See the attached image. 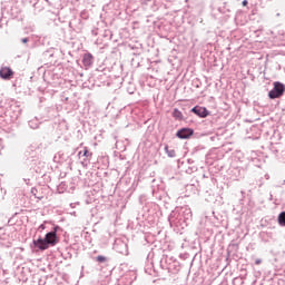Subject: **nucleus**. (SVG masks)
Wrapping results in <instances>:
<instances>
[{
    "instance_id": "obj_11",
    "label": "nucleus",
    "mask_w": 285,
    "mask_h": 285,
    "mask_svg": "<svg viewBox=\"0 0 285 285\" xmlns=\"http://www.w3.org/2000/svg\"><path fill=\"white\" fill-rule=\"evenodd\" d=\"M165 151L168 155V157H176L175 149H168V146L165 147Z\"/></svg>"
},
{
    "instance_id": "obj_18",
    "label": "nucleus",
    "mask_w": 285,
    "mask_h": 285,
    "mask_svg": "<svg viewBox=\"0 0 285 285\" xmlns=\"http://www.w3.org/2000/svg\"><path fill=\"white\" fill-rule=\"evenodd\" d=\"M81 155H83V151H79L78 153V156L81 157Z\"/></svg>"
},
{
    "instance_id": "obj_3",
    "label": "nucleus",
    "mask_w": 285,
    "mask_h": 285,
    "mask_svg": "<svg viewBox=\"0 0 285 285\" xmlns=\"http://www.w3.org/2000/svg\"><path fill=\"white\" fill-rule=\"evenodd\" d=\"M33 245L36 248H39V250H48V248H50V245L45 238H38L33 240Z\"/></svg>"
},
{
    "instance_id": "obj_15",
    "label": "nucleus",
    "mask_w": 285,
    "mask_h": 285,
    "mask_svg": "<svg viewBox=\"0 0 285 285\" xmlns=\"http://www.w3.org/2000/svg\"><path fill=\"white\" fill-rule=\"evenodd\" d=\"M28 41H30L28 38H22V39H21V42H22V43H28Z\"/></svg>"
},
{
    "instance_id": "obj_4",
    "label": "nucleus",
    "mask_w": 285,
    "mask_h": 285,
    "mask_svg": "<svg viewBox=\"0 0 285 285\" xmlns=\"http://www.w3.org/2000/svg\"><path fill=\"white\" fill-rule=\"evenodd\" d=\"M191 112H194V115H197L198 117H202V119H205V117L208 115V109H206L205 107L195 106L194 108H191Z\"/></svg>"
},
{
    "instance_id": "obj_10",
    "label": "nucleus",
    "mask_w": 285,
    "mask_h": 285,
    "mask_svg": "<svg viewBox=\"0 0 285 285\" xmlns=\"http://www.w3.org/2000/svg\"><path fill=\"white\" fill-rule=\"evenodd\" d=\"M278 224L281 226H285V212H282L279 215H278Z\"/></svg>"
},
{
    "instance_id": "obj_16",
    "label": "nucleus",
    "mask_w": 285,
    "mask_h": 285,
    "mask_svg": "<svg viewBox=\"0 0 285 285\" xmlns=\"http://www.w3.org/2000/svg\"><path fill=\"white\" fill-rule=\"evenodd\" d=\"M255 264H257V265L262 264V259H256Z\"/></svg>"
},
{
    "instance_id": "obj_5",
    "label": "nucleus",
    "mask_w": 285,
    "mask_h": 285,
    "mask_svg": "<svg viewBox=\"0 0 285 285\" xmlns=\"http://www.w3.org/2000/svg\"><path fill=\"white\" fill-rule=\"evenodd\" d=\"M45 242H47L49 246H55L57 244V232L47 233L45 236Z\"/></svg>"
},
{
    "instance_id": "obj_14",
    "label": "nucleus",
    "mask_w": 285,
    "mask_h": 285,
    "mask_svg": "<svg viewBox=\"0 0 285 285\" xmlns=\"http://www.w3.org/2000/svg\"><path fill=\"white\" fill-rule=\"evenodd\" d=\"M97 262H99L100 264H104V262H106V257L105 256H97L96 257Z\"/></svg>"
},
{
    "instance_id": "obj_2",
    "label": "nucleus",
    "mask_w": 285,
    "mask_h": 285,
    "mask_svg": "<svg viewBox=\"0 0 285 285\" xmlns=\"http://www.w3.org/2000/svg\"><path fill=\"white\" fill-rule=\"evenodd\" d=\"M194 134L195 130L191 128H181L177 131L176 137H178V139H189V137H193Z\"/></svg>"
},
{
    "instance_id": "obj_13",
    "label": "nucleus",
    "mask_w": 285,
    "mask_h": 285,
    "mask_svg": "<svg viewBox=\"0 0 285 285\" xmlns=\"http://www.w3.org/2000/svg\"><path fill=\"white\" fill-rule=\"evenodd\" d=\"M233 284L234 285H243L244 281H242V278H234Z\"/></svg>"
},
{
    "instance_id": "obj_9",
    "label": "nucleus",
    "mask_w": 285,
    "mask_h": 285,
    "mask_svg": "<svg viewBox=\"0 0 285 285\" xmlns=\"http://www.w3.org/2000/svg\"><path fill=\"white\" fill-rule=\"evenodd\" d=\"M173 117H175V119H183L184 115L181 111H179V109H174Z\"/></svg>"
},
{
    "instance_id": "obj_6",
    "label": "nucleus",
    "mask_w": 285,
    "mask_h": 285,
    "mask_svg": "<svg viewBox=\"0 0 285 285\" xmlns=\"http://www.w3.org/2000/svg\"><path fill=\"white\" fill-rule=\"evenodd\" d=\"M12 75H14V72L12 71V69H10V67H2L0 69V77L1 79H12Z\"/></svg>"
},
{
    "instance_id": "obj_7",
    "label": "nucleus",
    "mask_w": 285,
    "mask_h": 285,
    "mask_svg": "<svg viewBox=\"0 0 285 285\" xmlns=\"http://www.w3.org/2000/svg\"><path fill=\"white\" fill-rule=\"evenodd\" d=\"M83 66H92V55L87 53L82 60Z\"/></svg>"
},
{
    "instance_id": "obj_8",
    "label": "nucleus",
    "mask_w": 285,
    "mask_h": 285,
    "mask_svg": "<svg viewBox=\"0 0 285 285\" xmlns=\"http://www.w3.org/2000/svg\"><path fill=\"white\" fill-rule=\"evenodd\" d=\"M29 126H30V128H32V130H37V128H39V119L35 118V119L30 120Z\"/></svg>"
},
{
    "instance_id": "obj_17",
    "label": "nucleus",
    "mask_w": 285,
    "mask_h": 285,
    "mask_svg": "<svg viewBox=\"0 0 285 285\" xmlns=\"http://www.w3.org/2000/svg\"><path fill=\"white\" fill-rule=\"evenodd\" d=\"M243 6H248V0H244Z\"/></svg>"
},
{
    "instance_id": "obj_1",
    "label": "nucleus",
    "mask_w": 285,
    "mask_h": 285,
    "mask_svg": "<svg viewBox=\"0 0 285 285\" xmlns=\"http://www.w3.org/2000/svg\"><path fill=\"white\" fill-rule=\"evenodd\" d=\"M285 92L284 83L276 81L274 82V88L268 92L269 99H278Z\"/></svg>"
},
{
    "instance_id": "obj_12",
    "label": "nucleus",
    "mask_w": 285,
    "mask_h": 285,
    "mask_svg": "<svg viewBox=\"0 0 285 285\" xmlns=\"http://www.w3.org/2000/svg\"><path fill=\"white\" fill-rule=\"evenodd\" d=\"M82 157H92V153H89L87 148L82 151Z\"/></svg>"
}]
</instances>
